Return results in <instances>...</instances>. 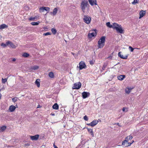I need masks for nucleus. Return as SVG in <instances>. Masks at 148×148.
Listing matches in <instances>:
<instances>
[{"label": "nucleus", "mask_w": 148, "mask_h": 148, "mask_svg": "<svg viewBox=\"0 0 148 148\" xmlns=\"http://www.w3.org/2000/svg\"><path fill=\"white\" fill-rule=\"evenodd\" d=\"M106 41V37L102 36L101 37L98 42V47L99 48H102L105 45Z\"/></svg>", "instance_id": "nucleus-1"}, {"label": "nucleus", "mask_w": 148, "mask_h": 148, "mask_svg": "<svg viewBox=\"0 0 148 148\" xmlns=\"http://www.w3.org/2000/svg\"><path fill=\"white\" fill-rule=\"evenodd\" d=\"M114 25L113 29H115L120 34L124 33V30L122 28L121 25H119L115 23H114Z\"/></svg>", "instance_id": "nucleus-2"}, {"label": "nucleus", "mask_w": 148, "mask_h": 148, "mask_svg": "<svg viewBox=\"0 0 148 148\" xmlns=\"http://www.w3.org/2000/svg\"><path fill=\"white\" fill-rule=\"evenodd\" d=\"M89 6L88 2L86 0L82 1L81 3L80 7L83 12H84L86 8Z\"/></svg>", "instance_id": "nucleus-3"}, {"label": "nucleus", "mask_w": 148, "mask_h": 148, "mask_svg": "<svg viewBox=\"0 0 148 148\" xmlns=\"http://www.w3.org/2000/svg\"><path fill=\"white\" fill-rule=\"evenodd\" d=\"M91 18L88 16L84 15L83 18L84 22L87 24H89L90 22Z\"/></svg>", "instance_id": "nucleus-4"}, {"label": "nucleus", "mask_w": 148, "mask_h": 148, "mask_svg": "<svg viewBox=\"0 0 148 148\" xmlns=\"http://www.w3.org/2000/svg\"><path fill=\"white\" fill-rule=\"evenodd\" d=\"M81 86L82 84L80 82H79L76 83L74 84L73 88V89H79L81 88Z\"/></svg>", "instance_id": "nucleus-5"}, {"label": "nucleus", "mask_w": 148, "mask_h": 148, "mask_svg": "<svg viewBox=\"0 0 148 148\" xmlns=\"http://www.w3.org/2000/svg\"><path fill=\"white\" fill-rule=\"evenodd\" d=\"M96 30H92V32L89 33L88 35V37L89 38H91L92 37L96 36L97 33L96 32Z\"/></svg>", "instance_id": "nucleus-6"}, {"label": "nucleus", "mask_w": 148, "mask_h": 148, "mask_svg": "<svg viewBox=\"0 0 148 148\" xmlns=\"http://www.w3.org/2000/svg\"><path fill=\"white\" fill-rule=\"evenodd\" d=\"M79 69L80 70H82L84 68L86 67V66L85 63L83 61L80 62L79 64Z\"/></svg>", "instance_id": "nucleus-7"}, {"label": "nucleus", "mask_w": 148, "mask_h": 148, "mask_svg": "<svg viewBox=\"0 0 148 148\" xmlns=\"http://www.w3.org/2000/svg\"><path fill=\"white\" fill-rule=\"evenodd\" d=\"M98 122V121L97 120H94L90 123L87 124V125H88L93 127L96 125Z\"/></svg>", "instance_id": "nucleus-8"}, {"label": "nucleus", "mask_w": 148, "mask_h": 148, "mask_svg": "<svg viewBox=\"0 0 148 148\" xmlns=\"http://www.w3.org/2000/svg\"><path fill=\"white\" fill-rule=\"evenodd\" d=\"M6 44L7 45H10V46L13 48L15 49L16 47L15 45H14L12 42L9 40H7L6 42Z\"/></svg>", "instance_id": "nucleus-9"}, {"label": "nucleus", "mask_w": 148, "mask_h": 148, "mask_svg": "<svg viewBox=\"0 0 148 148\" xmlns=\"http://www.w3.org/2000/svg\"><path fill=\"white\" fill-rule=\"evenodd\" d=\"M91 6L97 5V0H88Z\"/></svg>", "instance_id": "nucleus-10"}, {"label": "nucleus", "mask_w": 148, "mask_h": 148, "mask_svg": "<svg viewBox=\"0 0 148 148\" xmlns=\"http://www.w3.org/2000/svg\"><path fill=\"white\" fill-rule=\"evenodd\" d=\"M82 94L83 98L85 99L89 96L90 93L88 92L84 91L82 93Z\"/></svg>", "instance_id": "nucleus-11"}, {"label": "nucleus", "mask_w": 148, "mask_h": 148, "mask_svg": "<svg viewBox=\"0 0 148 148\" xmlns=\"http://www.w3.org/2000/svg\"><path fill=\"white\" fill-rule=\"evenodd\" d=\"M39 137V135L38 134L36 135L35 136H31L30 138L32 140H37Z\"/></svg>", "instance_id": "nucleus-12"}, {"label": "nucleus", "mask_w": 148, "mask_h": 148, "mask_svg": "<svg viewBox=\"0 0 148 148\" xmlns=\"http://www.w3.org/2000/svg\"><path fill=\"white\" fill-rule=\"evenodd\" d=\"M58 10L57 8H55L53 10L52 12H50V14L53 16H55L56 15L57 13Z\"/></svg>", "instance_id": "nucleus-13"}, {"label": "nucleus", "mask_w": 148, "mask_h": 148, "mask_svg": "<svg viewBox=\"0 0 148 148\" xmlns=\"http://www.w3.org/2000/svg\"><path fill=\"white\" fill-rule=\"evenodd\" d=\"M86 129H87L89 133L91 134L92 136V137H94V135L92 129H89L88 128H86Z\"/></svg>", "instance_id": "nucleus-14"}, {"label": "nucleus", "mask_w": 148, "mask_h": 148, "mask_svg": "<svg viewBox=\"0 0 148 148\" xmlns=\"http://www.w3.org/2000/svg\"><path fill=\"white\" fill-rule=\"evenodd\" d=\"M121 52H120L118 53V56H119L121 58L123 59H127V56H123V55H121Z\"/></svg>", "instance_id": "nucleus-15"}, {"label": "nucleus", "mask_w": 148, "mask_h": 148, "mask_svg": "<svg viewBox=\"0 0 148 148\" xmlns=\"http://www.w3.org/2000/svg\"><path fill=\"white\" fill-rule=\"evenodd\" d=\"M16 108L14 106L12 105L10 106L9 110L10 112H13L15 110Z\"/></svg>", "instance_id": "nucleus-16"}, {"label": "nucleus", "mask_w": 148, "mask_h": 148, "mask_svg": "<svg viewBox=\"0 0 148 148\" xmlns=\"http://www.w3.org/2000/svg\"><path fill=\"white\" fill-rule=\"evenodd\" d=\"M133 88H129L128 87L126 88L125 89V93L128 94H129L130 93L131 90Z\"/></svg>", "instance_id": "nucleus-17"}, {"label": "nucleus", "mask_w": 148, "mask_h": 148, "mask_svg": "<svg viewBox=\"0 0 148 148\" xmlns=\"http://www.w3.org/2000/svg\"><path fill=\"white\" fill-rule=\"evenodd\" d=\"M125 77V75H120L117 77L118 79L120 80H122Z\"/></svg>", "instance_id": "nucleus-18"}, {"label": "nucleus", "mask_w": 148, "mask_h": 148, "mask_svg": "<svg viewBox=\"0 0 148 148\" xmlns=\"http://www.w3.org/2000/svg\"><path fill=\"white\" fill-rule=\"evenodd\" d=\"M145 11L143 10L141 11L139 13L140 17L139 18L142 17L145 14Z\"/></svg>", "instance_id": "nucleus-19"}, {"label": "nucleus", "mask_w": 148, "mask_h": 148, "mask_svg": "<svg viewBox=\"0 0 148 148\" xmlns=\"http://www.w3.org/2000/svg\"><path fill=\"white\" fill-rule=\"evenodd\" d=\"M40 80L39 79H37L35 82V84L37 85L38 87H39L40 86Z\"/></svg>", "instance_id": "nucleus-20"}, {"label": "nucleus", "mask_w": 148, "mask_h": 148, "mask_svg": "<svg viewBox=\"0 0 148 148\" xmlns=\"http://www.w3.org/2000/svg\"><path fill=\"white\" fill-rule=\"evenodd\" d=\"M106 26L109 28H112L113 29L114 27V23H113V25L110 24V22H108L106 23Z\"/></svg>", "instance_id": "nucleus-21"}, {"label": "nucleus", "mask_w": 148, "mask_h": 148, "mask_svg": "<svg viewBox=\"0 0 148 148\" xmlns=\"http://www.w3.org/2000/svg\"><path fill=\"white\" fill-rule=\"evenodd\" d=\"M8 27V26L5 24L0 25V29H2L5 28H7Z\"/></svg>", "instance_id": "nucleus-22"}, {"label": "nucleus", "mask_w": 148, "mask_h": 148, "mask_svg": "<svg viewBox=\"0 0 148 148\" xmlns=\"http://www.w3.org/2000/svg\"><path fill=\"white\" fill-rule=\"evenodd\" d=\"M45 8H46V7L44 6H42L40 7L39 9V12H44L45 10H46Z\"/></svg>", "instance_id": "nucleus-23"}, {"label": "nucleus", "mask_w": 148, "mask_h": 148, "mask_svg": "<svg viewBox=\"0 0 148 148\" xmlns=\"http://www.w3.org/2000/svg\"><path fill=\"white\" fill-rule=\"evenodd\" d=\"M49 76L51 78H53L54 77V73L52 72H50L48 74Z\"/></svg>", "instance_id": "nucleus-24"}, {"label": "nucleus", "mask_w": 148, "mask_h": 148, "mask_svg": "<svg viewBox=\"0 0 148 148\" xmlns=\"http://www.w3.org/2000/svg\"><path fill=\"white\" fill-rule=\"evenodd\" d=\"M52 108L53 109L58 110L59 108V106L57 103H55L52 106Z\"/></svg>", "instance_id": "nucleus-25"}, {"label": "nucleus", "mask_w": 148, "mask_h": 148, "mask_svg": "<svg viewBox=\"0 0 148 148\" xmlns=\"http://www.w3.org/2000/svg\"><path fill=\"white\" fill-rule=\"evenodd\" d=\"M6 129V126H3L0 128V132H3Z\"/></svg>", "instance_id": "nucleus-26"}, {"label": "nucleus", "mask_w": 148, "mask_h": 148, "mask_svg": "<svg viewBox=\"0 0 148 148\" xmlns=\"http://www.w3.org/2000/svg\"><path fill=\"white\" fill-rule=\"evenodd\" d=\"M39 68V66H34L31 67L30 69L32 70H36L37 69Z\"/></svg>", "instance_id": "nucleus-27"}, {"label": "nucleus", "mask_w": 148, "mask_h": 148, "mask_svg": "<svg viewBox=\"0 0 148 148\" xmlns=\"http://www.w3.org/2000/svg\"><path fill=\"white\" fill-rule=\"evenodd\" d=\"M128 142H129L128 140H127V139H126L125 138V139L122 142V145L123 146H125V145H126L125 144L127 143H128Z\"/></svg>", "instance_id": "nucleus-28"}, {"label": "nucleus", "mask_w": 148, "mask_h": 148, "mask_svg": "<svg viewBox=\"0 0 148 148\" xmlns=\"http://www.w3.org/2000/svg\"><path fill=\"white\" fill-rule=\"evenodd\" d=\"M51 31L53 34H55L57 32V31L56 29L54 28H53L51 29Z\"/></svg>", "instance_id": "nucleus-29"}, {"label": "nucleus", "mask_w": 148, "mask_h": 148, "mask_svg": "<svg viewBox=\"0 0 148 148\" xmlns=\"http://www.w3.org/2000/svg\"><path fill=\"white\" fill-rule=\"evenodd\" d=\"M40 22L38 21L37 22H32L31 23V24L33 25H36L39 24Z\"/></svg>", "instance_id": "nucleus-30"}, {"label": "nucleus", "mask_w": 148, "mask_h": 148, "mask_svg": "<svg viewBox=\"0 0 148 148\" xmlns=\"http://www.w3.org/2000/svg\"><path fill=\"white\" fill-rule=\"evenodd\" d=\"M22 56L24 57L27 58L29 56V54L27 53H24L23 54Z\"/></svg>", "instance_id": "nucleus-31"}, {"label": "nucleus", "mask_w": 148, "mask_h": 148, "mask_svg": "<svg viewBox=\"0 0 148 148\" xmlns=\"http://www.w3.org/2000/svg\"><path fill=\"white\" fill-rule=\"evenodd\" d=\"M132 136H131L130 135L126 137L125 138L127 140H131L132 138Z\"/></svg>", "instance_id": "nucleus-32"}, {"label": "nucleus", "mask_w": 148, "mask_h": 148, "mask_svg": "<svg viewBox=\"0 0 148 148\" xmlns=\"http://www.w3.org/2000/svg\"><path fill=\"white\" fill-rule=\"evenodd\" d=\"M138 2L139 0H134V1L132 3L133 5H135L136 3H138Z\"/></svg>", "instance_id": "nucleus-33"}, {"label": "nucleus", "mask_w": 148, "mask_h": 148, "mask_svg": "<svg viewBox=\"0 0 148 148\" xmlns=\"http://www.w3.org/2000/svg\"><path fill=\"white\" fill-rule=\"evenodd\" d=\"M7 78H5V79H3V78H2V83L3 84H5V82L7 81Z\"/></svg>", "instance_id": "nucleus-34"}, {"label": "nucleus", "mask_w": 148, "mask_h": 148, "mask_svg": "<svg viewBox=\"0 0 148 148\" xmlns=\"http://www.w3.org/2000/svg\"><path fill=\"white\" fill-rule=\"evenodd\" d=\"M134 142V141L133 140L132 141V143H129L128 142V143H127L126 144L125 146L126 147H128V146H130V145H131L132 143Z\"/></svg>", "instance_id": "nucleus-35"}, {"label": "nucleus", "mask_w": 148, "mask_h": 148, "mask_svg": "<svg viewBox=\"0 0 148 148\" xmlns=\"http://www.w3.org/2000/svg\"><path fill=\"white\" fill-rule=\"evenodd\" d=\"M51 33L49 32H47V33H44L43 34V35L44 36H47L49 35H51Z\"/></svg>", "instance_id": "nucleus-36"}, {"label": "nucleus", "mask_w": 148, "mask_h": 148, "mask_svg": "<svg viewBox=\"0 0 148 148\" xmlns=\"http://www.w3.org/2000/svg\"><path fill=\"white\" fill-rule=\"evenodd\" d=\"M8 45H7V44H4L3 43H2L1 44V46H2L3 47H5L7 46H8Z\"/></svg>", "instance_id": "nucleus-37"}, {"label": "nucleus", "mask_w": 148, "mask_h": 148, "mask_svg": "<svg viewBox=\"0 0 148 148\" xmlns=\"http://www.w3.org/2000/svg\"><path fill=\"white\" fill-rule=\"evenodd\" d=\"M84 119L85 121H87L88 120V118L87 116L86 115H85L84 116Z\"/></svg>", "instance_id": "nucleus-38"}, {"label": "nucleus", "mask_w": 148, "mask_h": 148, "mask_svg": "<svg viewBox=\"0 0 148 148\" xmlns=\"http://www.w3.org/2000/svg\"><path fill=\"white\" fill-rule=\"evenodd\" d=\"M129 49L131 51V52H133L134 50V49H133L131 46H130L129 47Z\"/></svg>", "instance_id": "nucleus-39"}, {"label": "nucleus", "mask_w": 148, "mask_h": 148, "mask_svg": "<svg viewBox=\"0 0 148 148\" xmlns=\"http://www.w3.org/2000/svg\"><path fill=\"white\" fill-rule=\"evenodd\" d=\"M12 99V101L14 102H15L16 101H17V99L15 97L13 98Z\"/></svg>", "instance_id": "nucleus-40"}, {"label": "nucleus", "mask_w": 148, "mask_h": 148, "mask_svg": "<svg viewBox=\"0 0 148 148\" xmlns=\"http://www.w3.org/2000/svg\"><path fill=\"white\" fill-rule=\"evenodd\" d=\"M46 10H45L47 11H49L50 10V8L48 7H46V8H45Z\"/></svg>", "instance_id": "nucleus-41"}, {"label": "nucleus", "mask_w": 148, "mask_h": 148, "mask_svg": "<svg viewBox=\"0 0 148 148\" xmlns=\"http://www.w3.org/2000/svg\"><path fill=\"white\" fill-rule=\"evenodd\" d=\"M112 57L111 56H108L107 58H106L107 59H109L110 60H112Z\"/></svg>", "instance_id": "nucleus-42"}, {"label": "nucleus", "mask_w": 148, "mask_h": 148, "mask_svg": "<svg viewBox=\"0 0 148 148\" xmlns=\"http://www.w3.org/2000/svg\"><path fill=\"white\" fill-rule=\"evenodd\" d=\"M90 64L92 65L94 64V63L93 62V61L92 60H90L89 61Z\"/></svg>", "instance_id": "nucleus-43"}, {"label": "nucleus", "mask_w": 148, "mask_h": 148, "mask_svg": "<svg viewBox=\"0 0 148 148\" xmlns=\"http://www.w3.org/2000/svg\"><path fill=\"white\" fill-rule=\"evenodd\" d=\"M29 20L30 21H34V17H31L29 18Z\"/></svg>", "instance_id": "nucleus-44"}, {"label": "nucleus", "mask_w": 148, "mask_h": 148, "mask_svg": "<svg viewBox=\"0 0 148 148\" xmlns=\"http://www.w3.org/2000/svg\"><path fill=\"white\" fill-rule=\"evenodd\" d=\"M126 109V108H125V107L123 108V109H122V110H123V112L125 111V110Z\"/></svg>", "instance_id": "nucleus-45"}, {"label": "nucleus", "mask_w": 148, "mask_h": 148, "mask_svg": "<svg viewBox=\"0 0 148 148\" xmlns=\"http://www.w3.org/2000/svg\"><path fill=\"white\" fill-rule=\"evenodd\" d=\"M34 20L35 19H37L38 18V17L37 16H35V17H34Z\"/></svg>", "instance_id": "nucleus-46"}, {"label": "nucleus", "mask_w": 148, "mask_h": 148, "mask_svg": "<svg viewBox=\"0 0 148 148\" xmlns=\"http://www.w3.org/2000/svg\"><path fill=\"white\" fill-rule=\"evenodd\" d=\"M53 146L54 147V148H58L57 147V146H56V145H55L54 144V145H53Z\"/></svg>", "instance_id": "nucleus-47"}, {"label": "nucleus", "mask_w": 148, "mask_h": 148, "mask_svg": "<svg viewBox=\"0 0 148 148\" xmlns=\"http://www.w3.org/2000/svg\"><path fill=\"white\" fill-rule=\"evenodd\" d=\"M12 61H13V62H14V61H15L16 60V59L15 58H13V59H12Z\"/></svg>", "instance_id": "nucleus-48"}, {"label": "nucleus", "mask_w": 148, "mask_h": 148, "mask_svg": "<svg viewBox=\"0 0 148 148\" xmlns=\"http://www.w3.org/2000/svg\"><path fill=\"white\" fill-rule=\"evenodd\" d=\"M1 96H2L1 94V93H0V100L1 99Z\"/></svg>", "instance_id": "nucleus-49"}, {"label": "nucleus", "mask_w": 148, "mask_h": 148, "mask_svg": "<svg viewBox=\"0 0 148 148\" xmlns=\"http://www.w3.org/2000/svg\"><path fill=\"white\" fill-rule=\"evenodd\" d=\"M27 145L29 146V145H28V144H25V146H26Z\"/></svg>", "instance_id": "nucleus-50"}, {"label": "nucleus", "mask_w": 148, "mask_h": 148, "mask_svg": "<svg viewBox=\"0 0 148 148\" xmlns=\"http://www.w3.org/2000/svg\"><path fill=\"white\" fill-rule=\"evenodd\" d=\"M71 54H72L73 55H74V54H75V53H73V52H71Z\"/></svg>", "instance_id": "nucleus-51"}, {"label": "nucleus", "mask_w": 148, "mask_h": 148, "mask_svg": "<svg viewBox=\"0 0 148 148\" xmlns=\"http://www.w3.org/2000/svg\"><path fill=\"white\" fill-rule=\"evenodd\" d=\"M52 115H54V114H52Z\"/></svg>", "instance_id": "nucleus-52"}]
</instances>
